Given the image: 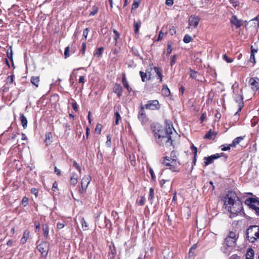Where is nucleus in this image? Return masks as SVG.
Instances as JSON below:
<instances>
[{
	"label": "nucleus",
	"instance_id": "obj_1",
	"mask_svg": "<svg viewBox=\"0 0 259 259\" xmlns=\"http://www.w3.org/2000/svg\"><path fill=\"white\" fill-rule=\"evenodd\" d=\"M156 143L159 146L169 147H175V142L180 138L172 125L168 124L165 128L153 130Z\"/></svg>",
	"mask_w": 259,
	"mask_h": 259
},
{
	"label": "nucleus",
	"instance_id": "obj_2",
	"mask_svg": "<svg viewBox=\"0 0 259 259\" xmlns=\"http://www.w3.org/2000/svg\"><path fill=\"white\" fill-rule=\"evenodd\" d=\"M224 199L225 207L230 212L231 218L236 217L242 210V203L234 192H229Z\"/></svg>",
	"mask_w": 259,
	"mask_h": 259
},
{
	"label": "nucleus",
	"instance_id": "obj_3",
	"mask_svg": "<svg viewBox=\"0 0 259 259\" xmlns=\"http://www.w3.org/2000/svg\"><path fill=\"white\" fill-rule=\"evenodd\" d=\"M162 164L167 166L170 170L174 172H179L178 167L181 164L180 162L177 159L169 158V156H166L161 159Z\"/></svg>",
	"mask_w": 259,
	"mask_h": 259
},
{
	"label": "nucleus",
	"instance_id": "obj_4",
	"mask_svg": "<svg viewBox=\"0 0 259 259\" xmlns=\"http://www.w3.org/2000/svg\"><path fill=\"white\" fill-rule=\"evenodd\" d=\"M246 235L247 240L251 243H254L259 240V226H250L246 230Z\"/></svg>",
	"mask_w": 259,
	"mask_h": 259
},
{
	"label": "nucleus",
	"instance_id": "obj_5",
	"mask_svg": "<svg viewBox=\"0 0 259 259\" xmlns=\"http://www.w3.org/2000/svg\"><path fill=\"white\" fill-rule=\"evenodd\" d=\"M245 204L249 208L253 210L256 215L259 217V198L250 197L247 198L245 201Z\"/></svg>",
	"mask_w": 259,
	"mask_h": 259
},
{
	"label": "nucleus",
	"instance_id": "obj_6",
	"mask_svg": "<svg viewBox=\"0 0 259 259\" xmlns=\"http://www.w3.org/2000/svg\"><path fill=\"white\" fill-rule=\"evenodd\" d=\"M144 109L150 110H159L161 108V105L157 100H149L146 104L143 105Z\"/></svg>",
	"mask_w": 259,
	"mask_h": 259
},
{
	"label": "nucleus",
	"instance_id": "obj_7",
	"mask_svg": "<svg viewBox=\"0 0 259 259\" xmlns=\"http://www.w3.org/2000/svg\"><path fill=\"white\" fill-rule=\"evenodd\" d=\"M223 156H224V153H222L221 154L217 153L215 154L211 155L210 156L205 157L203 158L204 163L205 166L209 165L212 163L215 159H217ZM225 158H227V156L225 155Z\"/></svg>",
	"mask_w": 259,
	"mask_h": 259
},
{
	"label": "nucleus",
	"instance_id": "obj_8",
	"mask_svg": "<svg viewBox=\"0 0 259 259\" xmlns=\"http://www.w3.org/2000/svg\"><path fill=\"white\" fill-rule=\"evenodd\" d=\"M91 180V177L89 175H85L83 177L81 181V188L79 189V192L80 193H82L86 191Z\"/></svg>",
	"mask_w": 259,
	"mask_h": 259
},
{
	"label": "nucleus",
	"instance_id": "obj_9",
	"mask_svg": "<svg viewBox=\"0 0 259 259\" xmlns=\"http://www.w3.org/2000/svg\"><path fill=\"white\" fill-rule=\"evenodd\" d=\"M138 118L141 122L142 124H144L148 121V118L146 115L145 109L143 108V105L142 104L138 115Z\"/></svg>",
	"mask_w": 259,
	"mask_h": 259
},
{
	"label": "nucleus",
	"instance_id": "obj_10",
	"mask_svg": "<svg viewBox=\"0 0 259 259\" xmlns=\"http://www.w3.org/2000/svg\"><path fill=\"white\" fill-rule=\"evenodd\" d=\"M37 249L41 253L42 256H46L49 251V243L47 242H43L39 244Z\"/></svg>",
	"mask_w": 259,
	"mask_h": 259
},
{
	"label": "nucleus",
	"instance_id": "obj_11",
	"mask_svg": "<svg viewBox=\"0 0 259 259\" xmlns=\"http://www.w3.org/2000/svg\"><path fill=\"white\" fill-rule=\"evenodd\" d=\"M249 83L253 91H257L259 89V78L257 77L250 78Z\"/></svg>",
	"mask_w": 259,
	"mask_h": 259
},
{
	"label": "nucleus",
	"instance_id": "obj_12",
	"mask_svg": "<svg viewBox=\"0 0 259 259\" xmlns=\"http://www.w3.org/2000/svg\"><path fill=\"white\" fill-rule=\"evenodd\" d=\"M230 23L235 26L236 29L239 28L243 25V21L239 20L236 15H233L230 19Z\"/></svg>",
	"mask_w": 259,
	"mask_h": 259
},
{
	"label": "nucleus",
	"instance_id": "obj_13",
	"mask_svg": "<svg viewBox=\"0 0 259 259\" xmlns=\"http://www.w3.org/2000/svg\"><path fill=\"white\" fill-rule=\"evenodd\" d=\"M200 20V19L199 17L192 15L189 18V24L196 28L198 26Z\"/></svg>",
	"mask_w": 259,
	"mask_h": 259
},
{
	"label": "nucleus",
	"instance_id": "obj_14",
	"mask_svg": "<svg viewBox=\"0 0 259 259\" xmlns=\"http://www.w3.org/2000/svg\"><path fill=\"white\" fill-rule=\"evenodd\" d=\"M123 89L121 85L119 83H116L113 88V92L115 93L118 98L122 96Z\"/></svg>",
	"mask_w": 259,
	"mask_h": 259
},
{
	"label": "nucleus",
	"instance_id": "obj_15",
	"mask_svg": "<svg viewBox=\"0 0 259 259\" xmlns=\"http://www.w3.org/2000/svg\"><path fill=\"white\" fill-rule=\"evenodd\" d=\"M243 100V98L242 95H238V96L236 98L235 101L236 102L238 103V109L237 112L235 113V115L238 114V113L241 111L244 105Z\"/></svg>",
	"mask_w": 259,
	"mask_h": 259
},
{
	"label": "nucleus",
	"instance_id": "obj_16",
	"mask_svg": "<svg viewBox=\"0 0 259 259\" xmlns=\"http://www.w3.org/2000/svg\"><path fill=\"white\" fill-rule=\"evenodd\" d=\"M234 247L231 246H228L227 245L223 243V246L221 247V250L226 255L228 256L231 253Z\"/></svg>",
	"mask_w": 259,
	"mask_h": 259
},
{
	"label": "nucleus",
	"instance_id": "obj_17",
	"mask_svg": "<svg viewBox=\"0 0 259 259\" xmlns=\"http://www.w3.org/2000/svg\"><path fill=\"white\" fill-rule=\"evenodd\" d=\"M217 135L215 132H212L211 130L208 131L204 136V138L208 140H214Z\"/></svg>",
	"mask_w": 259,
	"mask_h": 259
},
{
	"label": "nucleus",
	"instance_id": "obj_18",
	"mask_svg": "<svg viewBox=\"0 0 259 259\" xmlns=\"http://www.w3.org/2000/svg\"><path fill=\"white\" fill-rule=\"evenodd\" d=\"M122 83L123 84V87L128 91V92L130 93L132 91V88L130 87L125 73L122 74Z\"/></svg>",
	"mask_w": 259,
	"mask_h": 259
},
{
	"label": "nucleus",
	"instance_id": "obj_19",
	"mask_svg": "<svg viewBox=\"0 0 259 259\" xmlns=\"http://www.w3.org/2000/svg\"><path fill=\"white\" fill-rule=\"evenodd\" d=\"M237 240H234L233 239L229 238L228 237H226L224 244H225L226 245H227L228 246H231L234 247L236 245V241Z\"/></svg>",
	"mask_w": 259,
	"mask_h": 259
},
{
	"label": "nucleus",
	"instance_id": "obj_20",
	"mask_svg": "<svg viewBox=\"0 0 259 259\" xmlns=\"http://www.w3.org/2000/svg\"><path fill=\"white\" fill-rule=\"evenodd\" d=\"M244 137H238L234 139L232 143L230 144L232 147H235L242 140L244 139Z\"/></svg>",
	"mask_w": 259,
	"mask_h": 259
},
{
	"label": "nucleus",
	"instance_id": "obj_21",
	"mask_svg": "<svg viewBox=\"0 0 259 259\" xmlns=\"http://www.w3.org/2000/svg\"><path fill=\"white\" fill-rule=\"evenodd\" d=\"M77 178L78 176L75 173L72 174V176L70 178V184L74 186L77 183Z\"/></svg>",
	"mask_w": 259,
	"mask_h": 259
},
{
	"label": "nucleus",
	"instance_id": "obj_22",
	"mask_svg": "<svg viewBox=\"0 0 259 259\" xmlns=\"http://www.w3.org/2000/svg\"><path fill=\"white\" fill-rule=\"evenodd\" d=\"M31 83L36 88L38 87L39 82V77L38 76H32L30 79Z\"/></svg>",
	"mask_w": 259,
	"mask_h": 259
},
{
	"label": "nucleus",
	"instance_id": "obj_23",
	"mask_svg": "<svg viewBox=\"0 0 259 259\" xmlns=\"http://www.w3.org/2000/svg\"><path fill=\"white\" fill-rule=\"evenodd\" d=\"M29 237V232L27 230H25L23 235L22 238L20 240V242L21 244H25L27 241V239Z\"/></svg>",
	"mask_w": 259,
	"mask_h": 259
},
{
	"label": "nucleus",
	"instance_id": "obj_24",
	"mask_svg": "<svg viewBox=\"0 0 259 259\" xmlns=\"http://www.w3.org/2000/svg\"><path fill=\"white\" fill-rule=\"evenodd\" d=\"M20 118L23 128H25L27 125V120L26 117L23 114H21Z\"/></svg>",
	"mask_w": 259,
	"mask_h": 259
},
{
	"label": "nucleus",
	"instance_id": "obj_25",
	"mask_svg": "<svg viewBox=\"0 0 259 259\" xmlns=\"http://www.w3.org/2000/svg\"><path fill=\"white\" fill-rule=\"evenodd\" d=\"M42 231L44 232V235L46 239L48 238L49 237V227L47 224H44L42 225Z\"/></svg>",
	"mask_w": 259,
	"mask_h": 259
},
{
	"label": "nucleus",
	"instance_id": "obj_26",
	"mask_svg": "<svg viewBox=\"0 0 259 259\" xmlns=\"http://www.w3.org/2000/svg\"><path fill=\"white\" fill-rule=\"evenodd\" d=\"M162 93L164 96L166 97H168L170 95V90L166 85L163 86V88L162 89Z\"/></svg>",
	"mask_w": 259,
	"mask_h": 259
},
{
	"label": "nucleus",
	"instance_id": "obj_27",
	"mask_svg": "<svg viewBox=\"0 0 259 259\" xmlns=\"http://www.w3.org/2000/svg\"><path fill=\"white\" fill-rule=\"evenodd\" d=\"M154 70L158 76V79L160 80V82H161L162 81V75L161 73V70L158 67H154Z\"/></svg>",
	"mask_w": 259,
	"mask_h": 259
},
{
	"label": "nucleus",
	"instance_id": "obj_28",
	"mask_svg": "<svg viewBox=\"0 0 259 259\" xmlns=\"http://www.w3.org/2000/svg\"><path fill=\"white\" fill-rule=\"evenodd\" d=\"M226 237H228L229 239H233L234 240H237L238 238V236L235 232L230 231Z\"/></svg>",
	"mask_w": 259,
	"mask_h": 259
},
{
	"label": "nucleus",
	"instance_id": "obj_29",
	"mask_svg": "<svg viewBox=\"0 0 259 259\" xmlns=\"http://www.w3.org/2000/svg\"><path fill=\"white\" fill-rule=\"evenodd\" d=\"M141 21H138L137 22L134 21V31L136 33H137L139 31V29L141 26Z\"/></svg>",
	"mask_w": 259,
	"mask_h": 259
},
{
	"label": "nucleus",
	"instance_id": "obj_30",
	"mask_svg": "<svg viewBox=\"0 0 259 259\" xmlns=\"http://www.w3.org/2000/svg\"><path fill=\"white\" fill-rule=\"evenodd\" d=\"M52 137V133L49 132L46 134V139H45V143H46L47 145H48L50 144L51 143V139Z\"/></svg>",
	"mask_w": 259,
	"mask_h": 259
},
{
	"label": "nucleus",
	"instance_id": "obj_31",
	"mask_svg": "<svg viewBox=\"0 0 259 259\" xmlns=\"http://www.w3.org/2000/svg\"><path fill=\"white\" fill-rule=\"evenodd\" d=\"M172 44H173V43L171 41H168L167 42V52H166V56H168L171 53V51L172 50Z\"/></svg>",
	"mask_w": 259,
	"mask_h": 259
},
{
	"label": "nucleus",
	"instance_id": "obj_32",
	"mask_svg": "<svg viewBox=\"0 0 259 259\" xmlns=\"http://www.w3.org/2000/svg\"><path fill=\"white\" fill-rule=\"evenodd\" d=\"M110 250L109 254H111V258H114L116 254V250L114 245L112 247L110 246Z\"/></svg>",
	"mask_w": 259,
	"mask_h": 259
},
{
	"label": "nucleus",
	"instance_id": "obj_33",
	"mask_svg": "<svg viewBox=\"0 0 259 259\" xmlns=\"http://www.w3.org/2000/svg\"><path fill=\"white\" fill-rule=\"evenodd\" d=\"M154 190L153 188H151L150 189L149 191V194L148 196V200L151 202V203L152 202V200L154 198Z\"/></svg>",
	"mask_w": 259,
	"mask_h": 259
},
{
	"label": "nucleus",
	"instance_id": "obj_34",
	"mask_svg": "<svg viewBox=\"0 0 259 259\" xmlns=\"http://www.w3.org/2000/svg\"><path fill=\"white\" fill-rule=\"evenodd\" d=\"M169 158H171L172 159H174L179 160L177 152L175 150H172V151H171L170 153V156L169 157Z\"/></svg>",
	"mask_w": 259,
	"mask_h": 259
},
{
	"label": "nucleus",
	"instance_id": "obj_35",
	"mask_svg": "<svg viewBox=\"0 0 259 259\" xmlns=\"http://www.w3.org/2000/svg\"><path fill=\"white\" fill-rule=\"evenodd\" d=\"M192 40V38L191 37V36H190L189 35L186 34L184 36V38H183V41L185 43H186V44L189 43V42H191Z\"/></svg>",
	"mask_w": 259,
	"mask_h": 259
},
{
	"label": "nucleus",
	"instance_id": "obj_36",
	"mask_svg": "<svg viewBox=\"0 0 259 259\" xmlns=\"http://www.w3.org/2000/svg\"><path fill=\"white\" fill-rule=\"evenodd\" d=\"M139 73L141 76L142 81L143 82H145L146 81V79L147 80V73H145L144 72L140 71Z\"/></svg>",
	"mask_w": 259,
	"mask_h": 259
},
{
	"label": "nucleus",
	"instance_id": "obj_37",
	"mask_svg": "<svg viewBox=\"0 0 259 259\" xmlns=\"http://www.w3.org/2000/svg\"><path fill=\"white\" fill-rule=\"evenodd\" d=\"M115 125H118L119 124V120L120 119H121V117H120V115L118 111H116L115 113Z\"/></svg>",
	"mask_w": 259,
	"mask_h": 259
},
{
	"label": "nucleus",
	"instance_id": "obj_38",
	"mask_svg": "<svg viewBox=\"0 0 259 259\" xmlns=\"http://www.w3.org/2000/svg\"><path fill=\"white\" fill-rule=\"evenodd\" d=\"M92 11L91 12L90 14V16H94L96 15L98 12V8L96 6H94L92 8Z\"/></svg>",
	"mask_w": 259,
	"mask_h": 259
},
{
	"label": "nucleus",
	"instance_id": "obj_39",
	"mask_svg": "<svg viewBox=\"0 0 259 259\" xmlns=\"http://www.w3.org/2000/svg\"><path fill=\"white\" fill-rule=\"evenodd\" d=\"M145 201V198L144 196H141L139 200H137V203L141 206H143L144 205Z\"/></svg>",
	"mask_w": 259,
	"mask_h": 259
},
{
	"label": "nucleus",
	"instance_id": "obj_40",
	"mask_svg": "<svg viewBox=\"0 0 259 259\" xmlns=\"http://www.w3.org/2000/svg\"><path fill=\"white\" fill-rule=\"evenodd\" d=\"M254 256V251L252 249H249L247 250V254L246 255V257L247 256L248 257H250L251 258H253V257Z\"/></svg>",
	"mask_w": 259,
	"mask_h": 259
},
{
	"label": "nucleus",
	"instance_id": "obj_41",
	"mask_svg": "<svg viewBox=\"0 0 259 259\" xmlns=\"http://www.w3.org/2000/svg\"><path fill=\"white\" fill-rule=\"evenodd\" d=\"M190 71L191 72L190 77L192 78L196 79L197 77V72L192 69L191 68L190 69Z\"/></svg>",
	"mask_w": 259,
	"mask_h": 259
},
{
	"label": "nucleus",
	"instance_id": "obj_42",
	"mask_svg": "<svg viewBox=\"0 0 259 259\" xmlns=\"http://www.w3.org/2000/svg\"><path fill=\"white\" fill-rule=\"evenodd\" d=\"M14 76L13 75H9L7 77L6 79V81L7 83H12L14 81Z\"/></svg>",
	"mask_w": 259,
	"mask_h": 259
},
{
	"label": "nucleus",
	"instance_id": "obj_43",
	"mask_svg": "<svg viewBox=\"0 0 259 259\" xmlns=\"http://www.w3.org/2000/svg\"><path fill=\"white\" fill-rule=\"evenodd\" d=\"M82 227L84 230L88 229V225L84 218L81 220Z\"/></svg>",
	"mask_w": 259,
	"mask_h": 259
},
{
	"label": "nucleus",
	"instance_id": "obj_44",
	"mask_svg": "<svg viewBox=\"0 0 259 259\" xmlns=\"http://www.w3.org/2000/svg\"><path fill=\"white\" fill-rule=\"evenodd\" d=\"M103 50H104L103 47L99 48L96 51L95 55H98V56H101L103 53Z\"/></svg>",
	"mask_w": 259,
	"mask_h": 259
},
{
	"label": "nucleus",
	"instance_id": "obj_45",
	"mask_svg": "<svg viewBox=\"0 0 259 259\" xmlns=\"http://www.w3.org/2000/svg\"><path fill=\"white\" fill-rule=\"evenodd\" d=\"M111 136L109 134L107 136L106 145L108 147L111 146Z\"/></svg>",
	"mask_w": 259,
	"mask_h": 259
},
{
	"label": "nucleus",
	"instance_id": "obj_46",
	"mask_svg": "<svg viewBox=\"0 0 259 259\" xmlns=\"http://www.w3.org/2000/svg\"><path fill=\"white\" fill-rule=\"evenodd\" d=\"M223 59L227 62V63H231L233 61V59L230 58L226 54H224L223 55Z\"/></svg>",
	"mask_w": 259,
	"mask_h": 259
},
{
	"label": "nucleus",
	"instance_id": "obj_47",
	"mask_svg": "<svg viewBox=\"0 0 259 259\" xmlns=\"http://www.w3.org/2000/svg\"><path fill=\"white\" fill-rule=\"evenodd\" d=\"M149 172L151 176L152 180L153 181H155V179H156V177L154 175L153 169L151 168H150V169H149Z\"/></svg>",
	"mask_w": 259,
	"mask_h": 259
},
{
	"label": "nucleus",
	"instance_id": "obj_48",
	"mask_svg": "<svg viewBox=\"0 0 259 259\" xmlns=\"http://www.w3.org/2000/svg\"><path fill=\"white\" fill-rule=\"evenodd\" d=\"M177 60V55H174L171 56V61H170V65L172 66L176 62Z\"/></svg>",
	"mask_w": 259,
	"mask_h": 259
},
{
	"label": "nucleus",
	"instance_id": "obj_49",
	"mask_svg": "<svg viewBox=\"0 0 259 259\" xmlns=\"http://www.w3.org/2000/svg\"><path fill=\"white\" fill-rule=\"evenodd\" d=\"M169 32L170 35H173L176 33V29L174 26H172L169 30Z\"/></svg>",
	"mask_w": 259,
	"mask_h": 259
},
{
	"label": "nucleus",
	"instance_id": "obj_50",
	"mask_svg": "<svg viewBox=\"0 0 259 259\" xmlns=\"http://www.w3.org/2000/svg\"><path fill=\"white\" fill-rule=\"evenodd\" d=\"M28 198L26 197H24L22 200V203L24 206H26L28 204Z\"/></svg>",
	"mask_w": 259,
	"mask_h": 259
},
{
	"label": "nucleus",
	"instance_id": "obj_51",
	"mask_svg": "<svg viewBox=\"0 0 259 259\" xmlns=\"http://www.w3.org/2000/svg\"><path fill=\"white\" fill-rule=\"evenodd\" d=\"M89 29L88 28H85V29L83 30V37L84 38V39H85L87 37V36H88V34L89 32Z\"/></svg>",
	"mask_w": 259,
	"mask_h": 259
},
{
	"label": "nucleus",
	"instance_id": "obj_52",
	"mask_svg": "<svg viewBox=\"0 0 259 259\" xmlns=\"http://www.w3.org/2000/svg\"><path fill=\"white\" fill-rule=\"evenodd\" d=\"M73 166L77 170H78L79 172L81 171V168L79 164L75 161H73Z\"/></svg>",
	"mask_w": 259,
	"mask_h": 259
},
{
	"label": "nucleus",
	"instance_id": "obj_53",
	"mask_svg": "<svg viewBox=\"0 0 259 259\" xmlns=\"http://www.w3.org/2000/svg\"><path fill=\"white\" fill-rule=\"evenodd\" d=\"M70 104L71 105V106L73 108V109H74V110L75 112H77L78 111V107H77V105L76 103L75 102H73L71 103Z\"/></svg>",
	"mask_w": 259,
	"mask_h": 259
},
{
	"label": "nucleus",
	"instance_id": "obj_54",
	"mask_svg": "<svg viewBox=\"0 0 259 259\" xmlns=\"http://www.w3.org/2000/svg\"><path fill=\"white\" fill-rule=\"evenodd\" d=\"M113 32L115 34V36L114 37V40H115V42H116L117 41V39L119 38V36H120V34L118 32V31L115 30V29H114L113 30Z\"/></svg>",
	"mask_w": 259,
	"mask_h": 259
},
{
	"label": "nucleus",
	"instance_id": "obj_55",
	"mask_svg": "<svg viewBox=\"0 0 259 259\" xmlns=\"http://www.w3.org/2000/svg\"><path fill=\"white\" fill-rule=\"evenodd\" d=\"M101 127H102V125L101 124H97V125H96V129H95L96 132L98 133L99 134H100L101 131Z\"/></svg>",
	"mask_w": 259,
	"mask_h": 259
},
{
	"label": "nucleus",
	"instance_id": "obj_56",
	"mask_svg": "<svg viewBox=\"0 0 259 259\" xmlns=\"http://www.w3.org/2000/svg\"><path fill=\"white\" fill-rule=\"evenodd\" d=\"M31 193L34 194L36 197L37 196V194H38V191L37 189H36L35 188H32L31 190Z\"/></svg>",
	"mask_w": 259,
	"mask_h": 259
},
{
	"label": "nucleus",
	"instance_id": "obj_57",
	"mask_svg": "<svg viewBox=\"0 0 259 259\" xmlns=\"http://www.w3.org/2000/svg\"><path fill=\"white\" fill-rule=\"evenodd\" d=\"M231 147V146H230V144L226 147L224 146V145H222V146H221V147H222L221 150L224 151L229 150L230 149Z\"/></svg>",
	"mask_w": 259,
	"mask_h": 259
},
{
	"label": "nucleus",
	"instance_id": "obj_58",
	"mask_svg": "<svg viewBox=\"0 0 259 259\" xmlns=\"http://www.w3.org/2000/svg\"><path fill=\"white\" fill-rule=\"evenodd\" d=\"M191 150L193 152L194 155H197V148L194 145L191 146Z\"/></svg>",
	"mask_w": 259,
	"mask_h": 259
},
{
	"label": "nucleus",
	"instance_id": "obj_59",
	"mask_svg": "<svg viewBox=\"0 0 259 259\" xmlns=\"http://www.w3.org/2000/svg\"><path fill=\"white\" fill-rule=\"evenodd\" d=\"M163 36H164V33H163L162 32V31H160L159 32V34H158V38L157 39V41L161 40L162 39V38H163Z\"/></svg>",
	"mask_w": 259,
	"mask_h": 259
},
{
	"label": "nucleus",
	"instance_id": "obj_60",
	"mask_svg": "<svg viewBox=\"0 0 259 259\" xmlns=\"http://www.w3.org/2000/svg\"><path fill=\"white\" fill-rule=\"evenodd\" d=\"M197 155H194L193 159V161H192L193 165L192 166L191 170L193 169L194 165H195L196 164V160H197Z\"/></svg>",
	"mask_w": 259,
	"mask_h": 259
},
{
	"label": "nucleus",
	"instance_id": "obj_61",
	"mask_svg": "<svg viewBox=\"0 0 259 259\" xmlns=\"http://www.w3.org/2000/svg\"><path fill=\"white\" fill-rule=\"evenodd\" d=\"M7 56L9 58L11 59L12 60L13 52L11 48L10 52L9 51L7 52Z\"/></svg>",
	"mask_w": 259,
	"mask_h": 259
},
{
	"label": "nucleus",
	"instance_id": "obj_62",
	"mask_svg": "<svg viewBox=\"0 0 259 259\" xmlns=\"http://www.w3.org/2000/svg\"><path fill=\"white\" fill-rule=\"evenodd\" d=\"M174 4V0H166L165 4L168 6H171Z\"/></svg>",
	"mask_w": 259,
	"mask_h": 259
},
{
	"label": "nucleus",
	"instance_id": "obj_63",
	"mask_svg": "<svg viewBox=\"0 0 259 259\" xmlns=\"http://www.w3.org/2000/svg\"><path fill=\"white\" fill-rule=\"evenodd\" d=\"M69 51H70L69 47H66V50H65L66 58L69 56Z\"/></svg>",
	"mask_w": 259,
	"mask_h": 259
},
{
	"label": "nucleus",
	"instance_id": "obj_64",
	"mask_svg": "<svg viewBox=\"0 0 259 259\" xmlns=\"http://www.w3.org/2000/svg\"><path fill=\"white\" fill-rule=\"evenodd\" d=\"M64 227V224L63 223H58L57 224V228L58 229H61L63 228Z\"/></svg>",
	"mask_w": 259,
	"mask_h": 259
}]
</instances>
